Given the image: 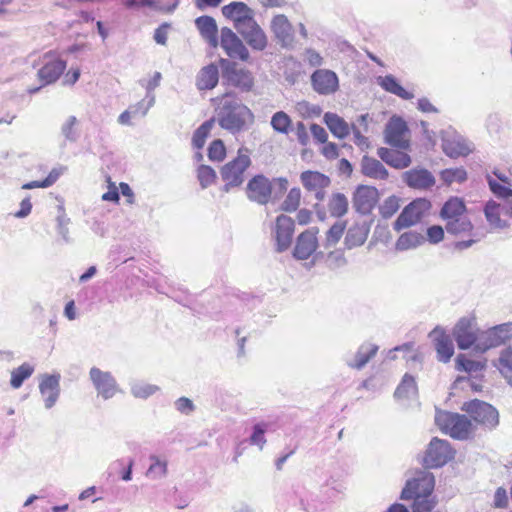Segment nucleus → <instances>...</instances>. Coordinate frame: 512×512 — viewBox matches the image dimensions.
I'll use <instances>...</instances> for the list:
<instances>
[{
  "instance_id": "f257e3e1",
  "label": "nucleus",
  "mask_w": 512,
  "mask_h": 512,
  "mask_svg": "<svg viewBox=\"0 0 512 512\" xmlns=\"http://www.w3.org/2000/svg\"><path fill=\"white\" fill-rule=\"evenodd\" d=\"M215 104V117L218 125L232 135L248 130L255 121L252 110L231 93L212 99Z\"/></svg>"
},
{
  "instance_id": "f03ea898",
  "label": "nucleus",
  "mask_w": 512,
  "mask_h": 512,
  "mask_svg": "<svg viewBox=\"0 0 512 512\" xmlns=\"http://www.w3.org/2000/svg\"><path fill=\"white\" fill-rule=\"evenodd\" d=\"M440 217L445 222L446 231L455 237H468L467 240L456 241L455 250L462 251L478 241L474 233V225L468 216L465 202L459 197H450L440 210Z\"/></svg>"
},
{
  "instance_id": "7ed1b4c3",
  "label": "nucleus",
  "mask_w": 512,
  "mask_h": 512,
  "mask_svg": "<svg viewBox=\"0 0 512 512\" xmlns=\"http://www.w3.org/2000/svg\"><path fill=\"white\" fill-rule=\"evenodd\" d=\"M287 185V180L282 177L270 181L264 175H256L248 182L246 194L249 200L265 205L282 198L287 190Z\"/></svg>"
},
{
  "instance_id": "20e7f679",
  "label": "nucleus",
  "mask_w": 512,
  "mask_h": 512,
  "mask_svg": "<svg viewBox=\"0 0 512 512\" xmlns=\"http://www.w3.org/2000/svg\"><path fill=\"white\" fill-rule=\"evenodd\" d=\"M435 423L445 434L454 439L465 440L475 434L476 425L465 415L438 410L435 414Z\"/></svg>"
},
{
  "instance_id": "39448f33",
  "label": "nucleus",
  "mask_w": 512,
  "mask_h": 512,
  "mask_svg": "<svg viewBox=\"0 0 512 512\" xmlns=\"http://www.w3.org/2000/svg\"><path fill=\"white\" fill-rule=\"evenodd\" d=\"M247 152V149H239L237 156L221 168L220 175L224 182L222 187L224 192L228 193L243 184L245 172L251 164V159Z\"/></svg>"
},
{
  "instance_id": "423d86ee",
  "label": "nucleus",
  "mask_w": 512,
  "mask_h": 512,
  "mask_svg": "<svg viewBox=\"0 0 512 512\" xmlns=\"http://www.w3.org/2000/svg\"><path fill=\"white\" fill-rule=\"evenodd\" d=\"M483 335L484 331L477 328L474 321L467 318H461L453 328L454 339L462 350L473 347L479 352H484L482 347L484 342Z\"/></svg>"
},
{
  "instance_id": "0eeeda50",
  "label": "nucleus",
  "mask_w": 512,
  "mask_h": 512,
  "mask_svg": "<svg viewBox=\"0 0 512 512\" xmlns=\"http://www.w3.org/2000/svg\"><path fill=\"white\" fill-rule=\"evenodd\" d=\"M431 202L426 198H416L406 205L393 223V229L400 232L420 223L430 212Z\"/></svg>"
},
{
  "instance_id": "6e6552de",
  "label": "nucleus",
  "mask_w": 512,
  "mask_h": 512,
  "mask_svg": "<svg viewBox=\"0 0 512 512\" xmlns=\"http://www.w3.org/2000/svg\"><path fill=\"white\" fill-rule=\"evenodd\" d=\"M461 410L466 412L475 422L484 429L491 430L499 424L498 411L489 403L474 399L465 402Z\"/></svg>"
},
{
  "instance_id": "1a4fd4ad",
  "label": "nucleus",
  "mask_w": 512,
  "mask_h": 512,
  "mask_svg": "<svg viewBox=\"0 0 512 512\" xmlns=\"http://www.w3.org/2000/svg\"><path fill=\"white\" fill-rule=\"evenodd\" d=\"M435 478L432 473L420 471L416 476L406 482L401 492V499L415 500L418 496L433 494Z\"/></svg>"
},
{
  "instance_id": "9d476101",
  "label": "nucleus",
  "mask_w": 512,
  "mask_h": 512,
  "mask_svg": "<svg viewBox=\"0 0 512 512\" xmlns=\"http://www.w3.org/2000/svg\"><path fill=\"white\" fill-rule=\"evenodd\" d=\"M453 456L454 451L449 442L435 437L428 445L423 458V464L427 468H438L445 465Z\"/></svg>"
},
{
  "instance_id": "9b49d317",
  "label": "nucleus",
  "mask_w": 512,
  "mask_h": 512,
  "mask_svg": "<svg viewBox=\"0 0 512 512\" xmlns=\"http://www.w3.org/2000/svg\"><path fill=\"white\" fill-rule=\"evenodd\" d=\"M223 80L228 84L242 92H249L254 86V77L252 73L243 68H237L235 64L229 63L222 59Z\"/></svg>"
},
{
  "instance_id": "f8f14e48",
  "label": "nucleus",
  "mask_w": 512,
  "mask_h": 512,
  "mask_svg": "<svg viewBox=\"0 0 512 512\" xmlns=\"http://www.w3.org/2000/svg\"><path fill=\"white\" fill-rule=\"evenodd\" d=\"M385 139L393 147L406 150L410 146V133L406 122L400 117H392L386 125Z\"/></svg>"
},
{
  "instance_id": "ddd939ff",
  "label": "nucleus",
  "mask_w": 512,
  "mask_h": 512,
  "mask_svg": "<svg viewBox=\"0 0 512 512\" xmlns=\"http://www.w3.org/2000/svg\"><path fill=\"white\" fill-rule=\"evenodd\" d=\"M380 194L377 188L368 185H359L352 197L355 210L363 215H368L379 202Z\"/></svg>"
},
{
  "instance_id": "4468645a",
  "label": "nucleus",
  "mask_w": 512,
  "mask_h": 512,
  "mask_svg": "<svg viewBox=\"0 0 512 512\" xmlns=\"http://www.w3.org/2000/svg\"><path fill=\"white\" fill-rule=\"evenodd\" d=\"M89 378L97 391L98 396L104 400L112 398L118 392V385L113 375L97 367L89 371Z\"/></svg>"
},
{
  "instance_id": "2eb2a0df",
  "label": "nucleus",
  "mask_w": 512,
  "mask_h": 512,
  "mask_svg": "<svg viewBox=\"0 0 512 512\" xmlns=\"http://www.w3.org/2000/svg\"><path fill=\"white\" fill-rule=\"evenodd\" d=\"M60 374H44L39 380V392L46 409L53 408L60 397Z\"/></svg>"
},
{
  "instance_id": "dca6fc26",
  "label": "nucleus",
  "mask_w": 512,
  "mask_h": 512,
  "mask_svg": "<svg viewBox=\"0 0 512 512\" xmlns=\"http://www.w3.org/2000/svg\"><path fill=\"white\" fill-rule=\"evenodd\" d=\"M220 38V45L229 57L237 58L242 61L248 60V49L230 28L223 27L221 29Z\"/></svg>"
},
{
  "instance_id": "f3484780",
  "label": "nucleus",
  "mask_w": 512,
  "mask_h": 512,
  "mask_svg": "<svg viewBox=\"0 0 512 512\" xmlns=\"http://www.w3.org/2000/svg\"><path fill=\"white\" fill-rule=\"evenodd\" d=\"M222 14L233 21L237 31L255 19L254 11L244 2L235 1L223 6Z\"/></svg>"
},
{
  "instance_id": "a211bd4d",
  "label": "nucleus",
  "mask_w": 512,
  "mask_h": 512,
  "mask_svg": "<svg viewBox=\"0 0 512 512\" xmlns=\"http://www.w3.org/2000/svg\"><path fill=\"white\" fill-rule=\"evenodd\" d=\"M484 352L490 348L512 343V323H505L484 331Z\"/></svg>"
},
{
  "instance_id": "6ab92c4d",
  "label": "nucleus",
  "mask_w": 512,
  "mask_h": 512,
  "mask_svg": "<svg viewBox=\"0 0 512 512\" xmlns=\"http://www.w3.org/2000/svg\"><path fill=\"white\" fill-rule=\"evenodd\" d=\"M300 180L303 187L313 192L318 200L324 199V190L331 184L330 178L319 171H304L301 173Z\"/></svg>"
},
{
  "instance_id": "aec40b11",
  "label": "nucleus",
  "mask_w": 512,
  "mask_h": 512,
  "mask_svg": "<svg viewBox=\"0 0 512 512\" xmlns=\"http://www.w3.org/2000/svg\"><path fill=\"white\" fill-rule=\"evenodd\" d=\"M66 68L65 61L56 55L47 53L44 55L43 67L39 69L38 76L43 85L55 82Z\"/></svg>"
},
{
  "instance_id": "412c9836",
  "label": "nucleus",
  "mask_w": 512,
  "mask_h": 512,
  "mask_svg": "<svg viewBox=\"0 0 512 512\" xmlns=\"http://www.w3.org/2000/svg\"><path fill=\"white\" fill-rule=\"evenodd\" d=\"M317 228H311L302 232L296 242L293 255L297 259H308L317 249Z\"/></svg>"
},
{
  "instance_id": "4be33fe9",
  "label": "nucleus",
  "mask_w": 512,
  "mask_h": 512,
  "mask_svg": "<svg viewBox=\"0 0 512 512\" xmlns=\"http://www.w3.org/2000/svg\"><path fill=\"white\" fill-rule=\"evenodd\" d=\"M238 32L252 49L262 51L266 48V34L255 19L239 29Z\"/></svg>"
},
{
  "instance_id": "5701e85b",
  "label": "nucleus",
  "mask_w": 512,
  "mask_h": 512,
  "mask_svg": "<svg viewBox=\"0 0 512 512\" xmlns=\"http://www.w3.org/2000/svg\"><path fill=\"white\" fill-rule=\"evenodd\" d=\"M271 239L276 252H284L288 249V216L284 213L277 216L271 226Z\"/></svg>"
},
{
  "instance_id": "b1692460",
  "label": "nucleus",
  "mask_w": 512,
  "mask_h": 512,
  "mask_svg": "<svg viewBox=\"0 0 512 512\" xmlns=\"http://www.w3.org/2000/svg\"><path fill=\"white\" fill-rule=\"evenodd\" d=\"M311 80L314 90L320 94H331L338 88V77L330 70H316Z\"/></svg>"
},
{
  "instance_id": "393cba45",
  "label": "nucleus",
  "mask_w": 512,
  "mask_h": 512,
  "mask_svg": "<svg viewBox=\"0 0 512 512\" xmlns=\"http://www.w3.org/2000/svg\"><path fill=\"white\" fill-rule=\"evenodd\" d=\"M405 183L414 189H429L435 184V178L430 171L414 168L404 173Z\"/></svg>"
},
{
  "instance_id": "a878e982",
  "label": "nucleus",
  "mask_w": 512,
  "mask_h": 512,
  "mask_svg": "<svg viewBox=\"0 0 512 512\" xmlns=\"http://www.w3.org/2000/svg\"><path fill=\"white\" fill-rule=\"evenodd\" d=\"M437 357L442 362H448L454 354V346L450 336L441 329H434L431 333Z\"/></svg>"
},
{
  "instance_id": "bb28decb",
  "label": "nucleus",
  "mask_w": 512,
  "mask_h": 512,
  "mask_svg": "<svg viewBox=\"0 0 512 512\" xmlns=\"http://www.w3.org/2000/svg\"><path fill=\"white\" fill-rule=\"evenodd\" d=\"M195 25L202 36L208 44L216 48L219 44L218 42V28L214 18L210 16H200L195 20Z\"/></svg>"
},
{
  "instance_id": "cd10ccee",
  "label": "nucleus",
  "mask_w": 512,
  "mask_h": 512,
  "mask_svg": "<svg viewBox=\"0 0 512 512\" xmlns=\"http://www.w3.org/2000/svg\"><path fill=\"white\" fill-rule=\"evenodd\" d=\"M483 211L491 229L501 230L508 227L507 220L502 218L504 207L501 204L490 200L485 204Z\"/></svg>"
},
{
  "instance_id": "c85d7f7f",
  "label": "nucleus",
  "mask_w": 512,
  "mask_h": 512,
  "mask_svg": "<svg viewBox=\"0 0 512 512\" xmlns=\"http://www.w3.org/2000/svg\"><path fill=\"white\" fill-rule=\"evenodd\" d=\"M219 81V69L215 64H209L200 69L196 76L198 90H212Z\"/></svg>"
},
{
  "instance_id": "c756f323",
  "label": "nucleus",
  "mask_w": 512,
  "mask_h": 512,
  "mask_svg": "<svg viewBox=\"0 0 512 512\" xmlns=\"http://www.w3.org/2000/svg\"><path fill=\"white\" fill-rule=\"evenodd\" d=\"M378 156L388 165L397 169L406 168L411 164L410 156L403 151L382 147L378 150Z\"/></svg>"
},
{
  "instance_id": "7c9ffc66",
  "label": "nucleus",
  "mask_w": 512,
  "mask_h": 512,
  "mask_svg": "<svg viewBox=\"0 0 512 512\" xmlns=\"http://www.w3.org/2000/svg\"><path fill=\"white\" fill-rule=\"evenodd\" d=\"M324 122L331 133L339 139H344L350 134L351 129L348 123L335 113H325Z\"/></svg>"
},
{
  "instance_id": "2f4dec72",
  "label": "nucleus",
  "mask_w": 512,
  "mask_h": 512,
  "mask_svg": "<svg viewBox=\"0 0 512 512\" xmlns=\"http://www.w3.org/2000/svg\"><path fill=\"white\" fill-rule=\"evenodd\" d=\"M361 171L365 176L374 179L384 180L388 177L384 165L379 160L367 156L362 159Z\"/></svg>"
},
{
  "instance_id": "473e14b6",
  "label": "nucleus",
  "mask_w": 512,
  "mask_h": 512,
  "mask_svg": "<svg viewBox=\"0 0 512 512\" xmlns=\"http://www.w3.org/2000/svg\"><path fill=\"white\" fill-rule=\"evenodd\" d=\"M379 85L387 92L392 93L401 99L410 100L414 97L413 93L406 90L398 80L392 75H386L379 78Z\"/></svg>"
},
{
  "instance_id": "72a5a7b5",
  "label": "nucleus",
  "mask_w": 512,
  "mask_h": 512,
  "mask_svg": "<svg viewBox=\"0 0 512 512\" xmlns=\"http://www.w3.org/2000/svg\"><path fill=\"white\" fill-rule=\"evenodd\" d=\"M150 465L146 471V477L152 480L163 479L168 473V462L164 457L158 455L149 456Z\"/></svg>"
},
{
  "instance_id": "f704fd0d",
  "label": "nucleus",
  "mask_w": 512,
  "mask_h": 512,
  "mask_svg": "<svg viewBox=\"0 0 512 512\" xmlns=\"http://www.w3.org/2000/svg\"><path fill=\"white\" fill-rule=\"evenodd\" d=\"M378 349V346L373 343L362 344L355 354L354 362L350 363L349 366L355 369L363 368L372 358L376 356Z\"/></svg>"
},
{
  "instance_id": "c9c22d12",
  "label": "nucleus",
  "mask_w": 512,
  "mask_h": 512,
  "mask_svg": "<svg viewBox=\"0 0 512 512\" xmlns=\"http://www.w3.org/2000/svg\"><path fill=\"white\" fill-rule=\"evenodd\" d=\"M424 242V237L416 231L402 233L395 242L397 251H407L415 249Z\"/></svg>"
},
{
  "instance_id": "e433bc0d",
  "label": "nucleus",
  "mask_w": 512,
  "mask_h": 512,
  "mask_svg": "<svg viewBox=\"0 0 512 512\" xmlns=\"http://www.w3.org/2000/svg\"><path fill=\"white\" fill-rule=\"evenodd\" d=\"M348 199L343 193H333L327 202L328 212L332 217H342L348 211Z\"/></svg>"
},
{
  "instance_id": "4c0bfd02",
  "label": "nucleus",
  "mask_w": 512,
  "mask_h": 512,
  "mask_svg": "<svg viewBox=\"0 0 512 512\" xmlns=\"http://www.w3.org/2000/svg\"><path fill=\"white\" fill-rule=\"evenodd\" d=\"M495 367L505 378L507 383L512 386V346H509L501 352L495 362Z\"/></svg>"
},
{
  "instance_id": "58836bf2",
  "label": "nucleus",
  "mask_w": 512,
  "mask_h": 512,
  "mask_svg": "<svg viewBox=\"0 0 512 512\" xmlns=\"http://www.w3.org/2000/svg\"><path fill=\"white\" fill-rule=\"evenodd\" d=\"M271 31L278 42L286 47L288 44V18L284 14L273 17L271 21Z\"/></svg>"
},
{
  "instance_id": "ea45409f",
  "label": "nucleus",
  "mask_w": 512,
  "mask_h": 512,
  "mask_svg": "<svg viewBox=\"0 0 512 512\" xmlns=\"http://www.w3.org/2000/svg\"><path fill=\"white\" fill-rule=\"evenodd\" d=\"M368 236V229L362 224L351 226L345 236V244L348 248L362 245Z\"/></svg>"
},
{
  "instance_id": "a19ab883",
  "label": "nucleus",
  "mask_w": 512,
  "mask_h": 512,
  "mask_svg": "<svg viewBox=\"0 0 512 512\" xmlns=\"http://www.w3.org/2000/svg\"><path fill=\"white\" fill-rule=\"evenodd\" d=\"M486 367V360L475 361L469 359L465 354H459L456 358V369L469 374L482 372Z\"/></svg>"
},
{
  "instance_id": "79ce46f5",
  "label": "nucleus",
  "mask_w": 512,
  "mask_h": 512,
  "mask_svg": "<svg viewBox=\"0 0 512 512\" xmlns=\"http://www.w3.org/2000/svg\"><path fill=\"white\" fill-rule=\"evenodd\" d=\"M34 366L30 363H23L19 367L11 371L10 385L14 389H18L22 386L25 380L30 378L34 373Z\"/></svg>"
},
{
  "instance_id": "37998d69",
  "label": "nucleus",
  "mask_w": 512,
  "mask_h": 512,
  "mask_svg": "<svg viewBox=\"0 0 512 512\" xmlns=\"http://www.w3.org/2000/svg\"><path fill=\"white\" fill-rule=\"evenodd\" d=\"M438 504L434 494L418 496L411 505L412 512H432Z\"/></svg>"
},
{
  "instance_id": "c03bdc74",
  "label": "nucleus",
  "mask_w": 512,
  "mask_h": 512,
  "mask_svg": "<svg viewBox=\"0 0 512 512\" xmlns=\"http://www.w3.org/2000/svg\"><path fill=\"white\" fill-rule=\"evenodd\" d=\"M214 124L215 120L211 118L202 123L196 129L192 137V144L195 148L201 149L204 146L207 137L209 136L212 128L214 127Z\"/></svg>"
},
{
  "instance_id": "a18cd8bd",
  "label": "nucleus",
  "mask_w": 512,
  "mask_h": 512,
  "mask_svg": "<svg viewBox=\"0 0 512 512\" xmlns=\"http://www.w3.org/2000/svg\"><path fill=\"white\" fill-rule=\"evenodd\" d=\"M417 391V385L415 378L410 374H405L402 378L401 383L395 390V396L397 398H406L410 394H414Z\"/></svg>"
},
{
  "instance_id": "49530a36",
  "label": "nucleus",
  "mask_w": 512,
  "mask_h": 512,
  "mask_svg": "<svg viewBox=\"0 0 512 512\" xmlns=\"http://www.w3.org/2000/svg\"><path fill=\"white\" fill-rule=\"evenodd\" d=\"M440 178L448 185L454 182L462 183L467 179V172L462 167L448 168L441 171Z\"/></svg>"
},
{
  "instance_id": "de8ad7c7",
  "label": "nucleus",
  "mask_w": 512,
  "mask_h": 512,
  "mask_svg": "<svg viewBox=\"0 0 512 512\" xmlns=\"http://www.w3.org/2000/svg\"><path fill=\"white\" fill-rule=\"evenodd\" d=\"M159 387L142 381L134 382L131 386V394L135 398L146 399L154 395Z\"/></svg>"
},
{
  "instance_id": "09e8293b",
  "label": "nucleus",
  "mask_w": 512,
  "mask_h": 512,
  "mask_svg": "<svg viewBox=\"0 0 512 512\" xmlns=\"http://www.w3.org/2000/svg\"><path fill=\"white\" fill-rule=\"evenodd\" d=\"M400 208V198L391 195L379 206V214L384 219L391 218Z\"/></svg>"
},
{
  "instance_id": "8fccbe9b",
  "label": "nucleus",
  "mask_w": 512,
  "mask_h": 512,
  "mask_svg": "<svg viewBox=\"0 0 512 512\" xmlns=\"http://www.w3.org/2000/svg\"><path fill=\"white\" fill-rule=\"evenodd\" d=\"M197 178L203 189L212 185L216 180V172L210 166L200 165L197 169Z\"/></svg>"
},
{
  "instance_id": "3c124183",
  "label": "nucleus",
  "mask_w": 512,
  "mask_h": 512,
  "mask_svg": "<svg viewBox=\"0 0 512 512\" xmlns=\"http://www.w3.org/2000/svg\"><path fill=\"white\" fill-rule=\"evenodd\" d=\"M268 429V424L261 422L257 423L253 426V432L250 436V444L259 446L260 449L263 448L264 444L266 443L265 439V432Z\"/></svg>"
},
{
  "instance_id": "603ef678",
  "label": "nucleus",
  "mask_w": 512,
  "mask_h": 512,
  "mask_svg": "<svg viewBox=\"0 0 512 512\" xmlns=\"http://www.w3.org/2000/svg\"><path fill=\"white\" fill-rule=\"evenodd\" d=\"M161 79V73L154 72V74L149 79H141L139 81L140 85L146 90V99L151 100L152 97L155 100V95L153 91L160 85Z\"/></svg>"
},
{
  "instance_id": "864d4df0",
  "label": "nucleus",
  "mask_w": 512,
  "mask_h": 512,
  "mask_svg": "<svg viewBox=\"0 0 512 512\" xmlns=\"http://www.w3.org/2000/svg\"><path fill=\"white\" fill-rule=\"evenodd\" d=\"M154 103L155 102L152 97H151V100L146 99V97H145L144 99L140 100L136 104L130 105L128 109L131 112V114L134 115V118H138V117L142 118L147 115L148 111L154 105Z\"/></svg>"
},
{
  "instance_id": "5fc2aeb1",
  "label": "nucleus",
  "mask_w": 512,
  "mask_h": 512,
  "mask_svg": "<svg viewBox=\"0 0 512 512\" xmlns=\"http://www.w3.org/2000/svg\"><path fill=\"white\" fill-rule=\"evenodd\" d=\"M226 155V148L222 140H214L208 148V157L211 161H222Z\"/></svg>"
},
{
  "instance_id": "6e6d98bb",
  "label": "nucleus",
  "mask_w": 512,
  "mask_h": 512,
  "mask_svg": "<svg viewBox=\"0 0 512 512\" xmlns=\"http://www.w3.org/2000/svg\"><path fill=\"white\" fill-rule=\"evenodd\" d=\"M490 190L499 198H509L512 196V189L507 184H500L491 176H487Z\"/></svg>"
},
{
  "instance_id": "4d7b16f0",
  "label": "nucleus",
  "mask_w": 512,
  "mask_h": 512,
  "mask_svg": "<svg viewBox=\"0 0 512 512\" xmlns=\"http://www.w3.org/2000/svg\"><path fill=\"white\" fill-rule=\"evenodd\" d=\"M271 126L278 133H288V114L283 111L276 112L271 118Z\"/></svg>"
},
{
  "instance_id": "13d9d810",
  "label": "nucleus",
  "mask_w": 512,
  "mask_h": 512,
  "mask_svg": "<svg viewBox=\"0 0 512 512\" xmlns=\"http://www.w3.org/2000/svg\"><path fill=\"white\" fill-rule=\"evenodd\" d=\"M346 228V223L338 221L334 223L326 233V240L329 244L335 245L342 237Z\"/></svg>"
},
{
  "instance_id": "bf43d9fd",
  "label": "nucleus",
  "mask_w": 512,
  "mask_h": 512,
  "mask_svg": "<svg viewBox=\"0 0 512 512\" xmlns=\"http://www.w3.org/2000/svg\"><path fill=\"white\" fill-rule=\"evenodd\" d=\"M76 124L77 118L75 116H69L61 126V132L68 141L74 142L77 139L75 130Z\"/></svg>"
},
{
  "instance_id": "052dcab7",
  "label": "nucleus",
  "mask_w": 512,
  "mask_h": 512,
  "mask_svg": "<svg viewBox=\"0 0 512 512\" xmlns=\"http://www.w3.org/2000/svg\"><path fill=\"white\" fill-rule=\"evenodd\" d=\"M175 409L184 415H190L195 410L193 401L187 397H180L174 402Z\"/></svg>"
},
{
  "instance_id": "680f3d73",
  "label": "nucleus",
  "mask_w": 512,
  "mask_h": 512,
  "mask_svg": "<svg viewBox=\"0 0 512 512\" xmlns=\"http://www.w3.org/2000/svg\"><path fill=\"white\" fill-rule=\"evenodd\" d=\"M69 222V218H67L64 214H61L57 217V231L65 242L70 241L68 228Z\"/></svg>"
},
{
  "instance_id": "e2e57ef3",
  "label": "nucleus",
  "mask_w": 512,
  "mask_h": 512,
  "mask_svg": "<svg viewBox=\"0 0 512 512\" xmlns=\"http://www.w3.org/2000/svg\"><path fill=\"white\" fill-rule=\"evenodd\" d=\"M426 234L429 242L433 244H437L444 239V229L440 225L428 227Z\"/></svg>"
},
{
  "instance_id": "0e129e2a",
  "label": "nucleus",
  "mask_w": 512,
  "mask_h": 512,
  "mask_svg": "<svg viewBox=\"0 0 512 512\" xmlns=\"http://www.w3.org/2000/svg\"><path fill=\"white\" fill-rule=\"evenodd\" d=\"M508 503L507 491L503 487L497 488L494 494V507L504 509L508 507Z\"/></svg>"
},
{
  "instance_id": "69168bd1",
  "label": "nucleus",
  "mask_w": 512,
  "mask_h": 512,
  "mask_svg": "<svg viewBox=\"0 0 512 512\" xmlns=\"http://www.w3.org/2000/svg\"><path fill=\"white\" fill-rule=\"evenodd\" d=\"M296 111L304 118H310L319 114V109L310 106L307 102H299L295 106Z\"/></svg>"
},
{
  "instance_id": "338daca9",
  "label": "nucleus",
  "mask_w": 512,
  "mask_h": 512,
  "mask_svg": "<svg viewBox=\"0 0 512 512\" xmlns=\"http://www.w3.org/2000/svg\"><path fill=\"white\" fill-rule=\"evenodd\" d=\"M323 147L321 149V154L328 160H334L339 157V148L333 142L323 143Z\"/></svg>"
},
{
  "instance_id": "774afa93",
  "label": "nucleus",
  "mask_w": 512,
  "mask_h": 512,
  "mask_svg": "<svg viewBox=\"0 0 512 512\" xmlns=\"http://www.w3.org/2000/svg\"><path fill=\"white\" fill-rule=\"evenodd\" d=\"M65 170L66 168L62 166L53 168L48 174V176L44 180H42V185L48 187L52 186L58 180V178L64 173Z\"/></svg>"
}]
</instances>
